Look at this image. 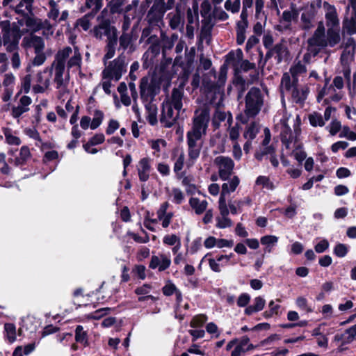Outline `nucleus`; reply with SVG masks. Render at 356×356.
<instances>
[{"instance_id": "f257e3e1", "label": "nucleus", "mask_w": 356, "mask_h": 356, "mask_svg": "<svg viewBox=\"0 0 356 356\" xmlns=\"http://www.w3.org/2000/svg\"><path fill=\"white\" fill-rule=\"evenodd\" d=\"M81 63V54L77 47L72 49L70 47H65L60 49L49 68L51 74H54L55 85L69 83L70 72L80 71Z\"/></svg>"}, {"instance_id": "f03ea898", "label": "nucleus", "mask_w": 356, "mask_h": 356, "mask_svg": "<svg viewBox=\"0 0 356 356\" xmlns=\"http://www.w3.org/2000/svg\"><path fill=\"white\" fill-rule=\"evenodd\" d=\"M311 38L312 45L321 50L326 47H334L341 40L340 29L327 28L325 31L323 22H318Z\"/></svg>"}, {"instance_id": "7ed1b4c3", "label": "nucleus", "mask_w": 356, "mask_h": 356, "mask_svg": "<svg viewBox=\"0 0 356 356\" xmlns=\"http://www.w3.org/2000/svg\"><path fill=\"white\" fill-rule=\"evenodd\" d=\"M209 120V113L207 109L195 111L192 129L186 134L187 145H202L201 139L206 134Z\"/></svg>"}, {"instance_id": "20e7f679", "label": "nucleus", "mask_w": 356, "mask_h": 356, "mask_svg": "<svg viewBox=\"0 0 356 356\" xmlns=\"http://www.w3.org/2000/svg\"><path fill=\"white\" fill-rule=\"evenodd\" d=\"M2 34V42L7 51L12 52L18 49L19 40L22 35L19 24H11L8 20L0 22Z\"/></svg>"}, {"instance_id": "39448f33", "label": "nucleus", "mask_w": 356, "mask_h": 356, "mask_svg": "<svg viewBox=\"0 0 356 356\" xmlns=\"http://www.w3.org/2000/svg\"><path fill=\"white\" fill-rule=\"evenodd\" d=\"M264 104V96L260 89L253 87L245 96V108L244 113L246 118L242 120L246 123L249 118H254L261 111Z\"/></svg>"}, {"instance_id": "423d86ee", "label": "nucleus", "mask_w": 356, "mask_h": 356, "mask_svg": "<svg viewBox=\"0 0 356 356\" xmlns=\"http://www.w3.org/2000/svg\"><path fill=\"white\" fill-rule=\"evenodd\" d=\"M281 89L283 92H289L293 102L296 103L303 102L309 94L307 86H300L298 83L291 82V79L288 72L282 75L281 79Z\"/></svg>"}, {"instance_id": "0eeeda50", "label": "nucleus", "mask_w": 356, "mask_h": 356, "mask_svg": "<svg viewBox=\"0 0 356 356\" xmlns=\"http://www.w3.org/2000/svg\"><path fill=\"white\" fill-rule=\"evenodd\" d=\"M104 69L102 72V76L113 79L115 82L118 81L124 74L127 72L128 63L126 56L122 54L114 60L105 62Z\"/></svg>"}, {"instance_id": "6e6552de", "label": "nucleus", "mask_w": 356, "mask_h": 356, "mask_svg": "<svg viewBox=\"0 0 356 356\" xmlns=\"http://www.w3.org/2000/svg\"><path fill=\"white\" fill-rule=\"evenodd\" d=\"M257 346L250 343L248 336L241 338H234L229 341L226 346V350H231V356H243L247 352L254 350Z\"/></svg>"}, {"instance_id": "1a4fd4ad", "label": "nucleus", "mask_w": 356, "mask_h": 356, "mask_svg": "<svg viewBox=\"0 0 356 356\" xmlns=\"http://www.w3.org/2000/svg\"><path fill=\"white\" fill-rule=\"evenodd\" d=\"M60 1L49 0L47 4V16L56 24L65 22L69 17V12L67 10L60 11Z\"/></svg>"}, {"instance_id": "9d476101", "label": "nucleus", "mask_w": 356, "mask_h": 356, "mask_svg": "<svg viewBox=\"0 0 356 356\" xmlns=\"http://www.w3.org/2000/svg\"><path fill=\"white\" fill-rule=\"evenodd\" d=\"M226 63L232 65L236 70L247 72L255 68V64L249 62L248 60H243V52L238 49L236 52H229L226 56Z\"/></svg>"}, {"instance_id": "9b49d317", "label": "nucleus", "mask_w": 356, "mask_h": 356, "mask_svg": "<svg viewBox=\"0 0 356 356\" xmlns=\"http://www.w3.org/2000/svg\"><path fill=\"white\" fill-rule=\"evenodd\" d=\"M51 70L49 67L38 72L34 79L33 92L35 94L44 93L50 86Z\"/></svg>"}, {"instance_id": "f8f14e48", "label": "nucleus", "mask_w": 356, "mask_h": 356, "mask_svg": "<svg viewBox=\"0 0 356 356\" xmlns=\"http://www.w3.org/2000/svg\"><path fill=\"white\" fill-rule=\"evenodd\" d=\"M341 98V92L337 91L332 85H329L328 81L326 80L324 87L318 93L317 102H323V105H326L332 102H339Z\"/></svg>"}, {"instance_id": "ddd939ff", "label": "nucleus", "mask_w": 356, "mask_h": 356, "mask_svg": "<svg viewBox=\"0 0 356 356\" xmlns=\"http://www.w3.org/2000/svg\"><path fill=\"white\" fill-rule=\"evenodd\" d=\"M290 118V115L283 116L280 123L276 125L277 128L280 131L282 142L284 144L286 149H291V145L296 143V140L293 136L292 131L289 124Z\"/></svg>"}, {"instance_id": "4468645a", "label": "nucleus", "mask_w": 356, "mask_h": 356, "mask_svg": "<svg viewBox=\"0 0 356 356\" xmlns=\"http://www.w3.org/2000/svg\"><path fill=\"white\" fill-rule=\"evenodd\" d=\"M356 339V324L346 329L341 334L334 335L332 343L337 346V351L342 352L346 348L345 345L350 343Z\"/></svg>"}, {"instance_id": "2eb2a0df", "label": "nucleus", "mask_w": 356, "mask_h": 356, "mask_svg": "<svg viewBox=\"0 0 356 356\" xmlns=\"http://www.w3.org/2000/svg\"><path fill=\"white\" fill-rule=\"evenodd\" d=\"M214 164L218 168V175L222 180H227L231 176L234 168L233 160L225 156L216 157Z\"/></svg>"}, {"instance_id": "dca6fc26", "label": "nucleus", "mask_w": 356, "mask_h": 356, "mask_svg": "<svg viewBox=\"0 0 356 356\" xmlns=\"http://www.w3.org/2000/svg\"><path fill=\"white\" fill-rule=\"evenodd\" d=\"M323 8L325 12L327 28L340 29V19L336 7L327 1H324Z\"/></svg>"}, {"instance_id": "f3484780", "label": "nucleus", "mask_w": 356, "mask_h": 356, "mask_svg": "<svg viewBox=\"0 0 356 356\" xmlns=\"http://www.w3.org/2000/svg\"><path fill=\"white\" fill-rule=\"evenodd\" d=\"M236 264H237V261L234 259V254L233 253L220 255L217 257L216 259H209V267L213 271L217 273L221 271V267L227 265H235Z\"/></svg>"}, {"instance_id": "a211bd4d", "label": "nucleus", "mask_w": 356, "mask_h": 356, "mask_svg": "<svg viewBox=\"0 0 356 356\" xmlns=\"http://www.w3.org/2000/svg\"><path fill=\"white\" fill-rule=\"evenodd\" d=\"M184 10V6L180 3L176 6L175 11L170 12L168 14L167 19H168L169 25L172 29L175 30L183 28V13Z\"/></svg>"}, {"instance_id": "6ab92c4d", "label": "nucleus", "mask_w": 356, "mask_h": 356, "mask_svg": "<svg viewBox=\"0 0 356 356\" xmlns=\"http://www.w3.org/2000/svg\"><path fill=\"white\" fill-rule=\"evenodd\" d=\"M22 46L26 49L33 48L35 53H40L44 51L45 44L42 37L31 33L23 38Z\"/></svg>"}, {"instance_id": "aec40b11", "label": "nucleus", "mask_w": 356, "mask_h": 356, "mask_svg": "<svg viewBox=\"0 0 356 356\" xmlns=\"http://www.w3.org/2000/svg\"><path fill=\"white\" fill-rule=\"evenodd\" d=\"M140 96L145 101L152 99L159 92V87L154 83H149L147 78H143L140 82Z\"/></svg>"}, {"instance_id": "412c9836", "label": "nucleus", "mask_w": 356, "mask_h": 356, "mask_svg": "<svg viewBox=\"0 0 356 356\" xmlns=\"http://www.w3.org/2000/svg\"><path fill=\"white\" fill-rule=\"evenodd\" d=\"M179 112L174 111L173 106L163 102L161 122L163 123L165 127H170L175 124L179 116Z\"/></svg>"}, {"instance_id": "4be33fe9", "label": "nucleus", "mask_w": 356, "mask_h": 356, "mask_svg": "<svg viewBox=\"0 0 356 356\" xmlns=\"http://www.w3.org/2000/svg\"><path fill=\"white\" fill-rule=\"evenodd\" d=\"M32 103V99L30 97L23 95L19 98V102L17 106H13L11 110V115L13 118L17 119L21 117L24 113L29 111V106Z\"/></svg>"}, {"instance_id": "5701e85b", "label": "nucleus", "mask_w": 356, "mask_h": 356, "mask_svg": "<svg viewBox=\"0 0 356 356\" xmlns=\"http://www.w3.org/2000/svg\"><path fill=\"white\" fill-rule=\"evenodd\" d=\"M184 89L182 88H174L172 91L170 97H169L164 102L169 104L173 106L174 109L177 112H180L183 106Z\"/></svg>"}, {"instance_id": "b1692460", "label": "nucleus", "mask_w": 356, "mask_h": 356, "mask_svg": "<svg viewBox=\"0 0 356 356\" xmlns=\"http://www.w3.org/2000/svg\"><path fill=\"white\" fill-rule=\"evenodd\" d=\"M171 260L165 254H160L153 255L151 258L149 267L152 269H158L159 271H163L170 266Z\"/></svg>"}, {"instance_id": "393cba45", "label": "nucleus", "mask_w": 356, "mask_h": 356, "mask_svg": "<svg viewBox=\"0 0 356 356\" xmlns=\"http://www.w3.org/2000/svg\"><path fill=\"white\" fill-rule=\"evenodd\" d=\"M288 53L286 45L284 43L280 42L270 49L267 52L266 57V58H270L275 56V58L277 60V63H280L287 58Z\"/></svg>"}, {"instance_id": "a878e982", "label": "nucleus", "mask_w": 356, "mask_h": 356, "mask_svg": "<svg viewBox=\"0 0 356 356\" xmlns=\"http://www.w3.org/2000/svg\"><path fill=\"white\" fill-rule=\"evenodd\" d=\"M137 171L140 181H147L151 171V159L147 157L141 159L138 162Z\"/></svg>"}, {"instance_id": "bb28decb", "label": "nucleus", "mask_w": 356, "mask_h": 356, "mask_svg": "<svg viewBox=\"0 0 356 356\" xmlns=\"http://www.w3.org/2000/svg\"><path fill=\"white\" fill-rule=\"evenodd\" d=\"M224 181L225 182L222 185L220 196L225 197L227 195L236 191L240 184V179L237 176H233Z\"/></svg>"}, {"instance_id": "cd10ccee", "label": "nucleus", "mask_w": 356, "mask_h": 356, "mask_svg": "<svg viewBox=\"0 0 356 356\" xmlns=\"http://www.w3.org/2000/svg\"><path fill=\"white\" fill-rule=\"evenodd\" d=\"M117 44V35L115 31L113 32V35H109L107 39L106 46V54L103 57V62H107L108 60L112 58L115 54V45Z\"/></svg>"}, {"instance_id": "c85d7f7f", "label": "nucleus", "mask_w": 356, "mask_h": 356, "mask_svg": "<svg viewBox=\"0 0 356 356\" xmlns=\"http://www.w3.org/2000/svg\"><path fill=\"white\" fill-rule=\"evenodd\" d=\"M159 7V5L154 3L149 10L147 19L149 24L156 25L163 18L165 13Z\"/></svg>"}, {"instance_id": "c756f323", "label": "nucleus", "mask_w": 356, "mask_h": 356, "mask_svg": "<svg viewBox=\"0 0 356 356\" xmlns=\"http://www.w3.org/2000/svg\"><path fill=\"white\" fill-rule=\"evenodd\" d=\"M189 204L197 215H201L207 210L208 202L192 197L189 200Z\"/></svg>"}, {"instance_id": "7c9ffc66", "label": "nucleus", "mask_w": 356, "mask_h": 356, "mask_svg": "<svg viewBox=\"0 0 356 356\" xmlns=\"http://www.w3.org/2000/svg\"><path fill=\"white\" fill-rule=\"evenodd\" d=\"M57 24H51L50 19H42L40 24V31H42V35L48 39L49 37L52 36L54 33L55 28Z\"/></svg>"}, {"instance_id": "2f4dec72", "label": "nucleus", "mask_w": 356, "mask_h": 356, "mask_svg": "<svg viewBox=\"0 0 356 356\" xmlns=\"http://www.w3.org/2000/svg\"><path fill=\"white\" fill-rule=\"evenodd\" d=\"M306 72V67L300 62L294 64L291 67L290 72L289 73L291 79V82L298 83V76L305 74Z\"/></svg>"}, {"instance_id": "473e14b6", "label": "nucleus", "mask_w": 356, "mask_h": 356, "mask_svg": "<svg viewBox=\"0 0 356 356\" xmlns=\"http://www.w3.org/2000/svg\"><path fill=\"white\" fill-rule=\"evenodd\" d=\"M266 305V300L261 296L254 299V304L247 307L244 311L246 315L250 316L254 313L261 311Z\"/></svg>"}, {"instance_id": "72a5a7b5", "label": "nucleus", "mask_w": 356, "mask_h": 356, "mask_svg": "<svg viewBox=\"0 0 356 356\" xmlns=\"http://www.w3.org/2000/svg\"><path fill=\"white\" fill-rule=\"evenodd\" d=\"M31 157L30 149L27 146H22L20 149L19 156L16 157L15 160L9 159L10 163H14L16 166L22 165Z\"/></svg>"}, {"instance_id": "f704fd0d", "label": "nucleus", "mask_w": 356, "mask_h": 356, "mask_svg": "<svg viewBox=\"0 0 356 356\" xmlns=\"http://www.w3.org/2000/svg\"><path fill=\"white\" fill-rule=\"evenodd\" d=\"M343 33L350 35L356 33V13L343 21Z\"/></svg>"}, {"instance_id": "c9c22d12", "label": "nucleus", "mask_w": 356, "mask_h": 356, "mask_svg": "<svg viewBox=\"0 0 356 356\" xmlns=\"http://www.w3.org/2000/svg\"><path fill=\"white\" fill-rule=\"evenodd\" d=\"M264 139L262 141V145L264 147V149L261 152H257L255 154V157L258 160H261L264 155L267 154H270L271 151H272V149L270 147H266L269 144V143L270 141V138H271L269 129L265 128L264 130Z\"/></svg>"}, {"instance_id": "e433bc0d", "label": "nucleus", "mask_w": 356, "mask_h": 356, "mask_svg": "<svg viewBox=\"0 0 356 356\" xmlns=\"http://www.w3.org/2000/svg\"><path fill=\"white\" fill-rule=\"evenodd\" d=\"M173 159L175 160L174 171L178 172L181 171L184 167L185 155L181 149H176L173 151Z\"/></svg>"}, {"instance_id": "4c0bfd02", "label": "nucleus", "mask_w": 356, "mask_h": 356, "mask_svg": "<svg viewBox=\"0 0 356 356\" xmlns=\"http://www.w3.org/2000/svg\"><path fill=\"white\" fill-rule=\"evenodd\" d=\"M33 2V0H20L15 8V12L22 15H28L31 12Z\"/></svg>"}, {"instance_id": "58836bf2", "label": "nucleus", "mask_w": 356, "mask_h": 356, "mask_svg": "<svg viewBox=\"0 0 356 356\" xmlns=\"http://www.w3.org/2000/svg\"><path fill=\"white\" fill-rule=\"evenodd\" d=\"M3 133L5 136L6 142L10 145L18 146L21 144L20 138L10 128H3Z\"/></svg>"}, {"instance_id": "ea45409f", "label": "nucleus", "mask_w": 356, "mask_h": 356, "mask_svg": "<svg viewBox=\"0 0 356 356\" xmlns=\"http://www.w3.org/2000/svg\"><path fill=\"white\" fill-rule=\"evenodd\" d=\"M261 243L265 246L264 251L266 252H271L273 248L277 244L278 237L273 235H266L261 238Z\"/></svg>"}, {"instance_id": "a19ab883", "label": "nucleus", "mask_w": 356, "mask_h": 356, "mask_svg": "<svg viewBox=\"0 0 356 356\" xmlns=\"http://www.w3.org/2000/svg\"><path fill=\"white\" fill-rule=\"evenodd\" d=\"M312 38L310 37L307 40V53H305L303 56V60L307 63H310L312 57L316 56L321 51V49H318V48H316V47H314L312 45Z\"/></svg>"}, {"instance_id": "79ce46f5", "label": "nucleus", "mask_w": 356, "mask_h": 356, "mask_svg": "<svg viewBox=\"0 0 356 356\" xmlns=\"http://www.w3.org/2000/svg\"><path fill=\"white\" fill-rule=\"evenodd\" d=\"M5 338L10 343H14L17 339L16 327L13 323H7L4 325Z\"/></svg>"}, {"instance_id": "37998d69", "label": "nucleus", "mask_w": 356, "mask_h": 356, "mask_svg": "<svg viewBox=\"0 0 356 356\" xmlns=\"http://www.w3.org/2000/svg\"><path fill=\"white\" fill-rule=\"evenodd\" d=\"M259 131V125L255 122L250 124L243 133V136L246 140H252L254 139Z\"/></svg>"}, {"instance_id": "c03bdc74", "label": "nucleus", "mask_w": 356, "mask_h": 356, "mask_svg": "<svg viewBox=\"0 0 356 356\" xmlns=\"http://www.w3.org/2000/svg\"><path fill=\"white\" fill-rule=\"evenodd\" d=\"M308 120L311 126L314 127H323L325 124V120L323 118L322 115L318 112H312L308 115Z\"/></svg>"}, {"instance_id": "a18cd8bd", "label": "nucleus", "mask_w": 356, "mask_h": 356, "mask_svg": "<svg viewBox=\"0 0 356 356\" xmlns=\"http://www.w3.org/2000/svg\"><path fill=\"white\" fill-rule=\"evenodd\" d=\"M145 108L148 113L147 117L148 122L152 125H154L157 122L156 106L154 104H153L150 102H148L145 104Z\"/></svg>"}, {"instance_id": "49530a36", "label": "nucleus", "mask_w": 356, "mask_h": 356, "mask_svg": "<svg viewBox=\"0 0 356 356\" xmlns=\"http://www.w3.org/2000/svg\"><path fill=\"white\" fill-rule=\"evenodd\" d=\"M188 161L191 162V164H193L200 154L202 145H188Z\"/></svg>"}, {"instance_id": "de8ad7c7", "label": "nucleus", "mask_w": 356, "mask_h": 356, "mask_svg": "<svg viewBox=\"0 0 356 356\" xmlns=\"http://www.w3.org/2000/svg\"><path fill=\"white\" fill-rule=\"evenodd\" d=\"M41 18L38 17H27L25 20L26 27L32 32L35 33L40 31V24Z\"/></svg>"}, {"instance_id": "09e8293b", "label": "nucleus", "mask_w": 356, "mask_h": 356, "mask_svg": "<svg viewBox=\"0 0 356 356\" xmlns=\"http://www.w3.org/2000/svg\"><path fill=\"white\" fill-rule=\"evenodd\" d=\"M75 340L76 342L86 345L88 343L87 332L81 325H78L75 330Z\"/></svg>"}, {"instance_id": "8fccbe9b", "label": "nucleus", "mask_w": 356, "mask_h": 356, "mask_svg": "<svg viewBox=\"0 0 356 356\" xmlns=\"http://www.w3.org/2000/svg\"><path fill=\"white\" fill-rule=\"evenodd\" d=\"M104 115L102 111L99 110H95L92 120H91L90 129L94 130L100 126L104 120Z\"/></svg>"}, {"instance_id": "3c124183", "label": "nucleus", "mask_w": 356, "mask_h": 356, "mask_svg": "<svg viewBox=\"0 0 356 356\" xmlns=\"http://www.w3.org/2000/svg\"><path fill=\"white\" fill-rule=\"evenodd\" d=\"M152 149H154L153 154L156 156H159L161 147H164L166 145V142L163 139L152 140L148 142Z\"/></svg>"}, {"instance_id": "603ef678", "label": "nucleus", "mask_w": 356, "mask_h": 356, "mask_svg": "<svg viewBox=\"0 0 356 356\" xmlns=\"http://www.w3.org/2000/svg\"><path fill=\"white\" fill-rule=\"evenodd\" d=\"M225 8L232 13H237L241 8V1L240 0H234L232 1V0H227L225 2Z\"/></svg>"}, {"instance_id": "864d4df0", "label": "nucleus", "mask_w": 356, "mask_h": 356, "mask_svg": "<svg viewBox=\"0 0 356 356\" xmlns=\"http://www.w3.org/2000/svg\"><path fill=\"white\" fill-rule=\"evenodd\" d=\"M331 136H335L341 129V124L339 120L334 118L332 119L331 122L325 127Z\"/></svg>"}, {"instance_id": "5fc2aeb1", "label": "nucleus", "mask_w": 356, "mask_h": 356, "mask_svg": "<svg viewBox=\"0 0 356 356\" xmlns=\"http://www.w3.org/2000/svg\"><path fill=\"white\" fill-rule=\"evenodd\" d=\"M313 16H312L310 14L307 13H303L301 15V23H302V27L305 30H309L313 26Z\"/></svg>"}, {"instance_id": "6e6d98bb", "label": "nucleus", "mask_w": 356, "mask_h": 356, "mask_svg": "<svg viewBox=\"0 0 356 356\" xmlns=\"http://www.w3.org/2000/svg\"><path fill=\"white\" fill-rule=\"evenodd\" d=\"M15 77L12 73L5 74L2 81L3 88L14 89Z\"/></svg>"}, {"instance_id": "4d7b16f0", "label": "nucleus", "mask_w": 356, "mask_h": 356, "mask_svg": "<svg viewBox=\"0 0 356 356\" xmlns=\"http://www.w3.org/2000/svg\"><path fill=\"white\" fill-rule=\"evenodd\" d=\"M170 195L172 197V202L175 204H179L184 200V195L179 188H172Z\"/></svg>"}, {"instance_id": "13d9d810", "label": "nucleus", "mask_w": 356, "mask_h": 356, "mask_svg": "<svg viewBox=\"0 0 356 356\" xmlns=\"http://www.w3.org/2000/svg\"><path fill=\"white\" fill-rule=\"evenodd\" d=\"M295 147V149L293 151V154L295 159L300 163L303 161L307 156V154L305 151H303L299 144L296 145V143H293V145H291V147Z\"/></svg>"}, {"instance_id": "bf43d9fd", "label": "nucleus", "mask_w": 356, "mask_h": 356, "mask_svg": "<svg viewBox=\"0 0 356 356\" xmlns=\"http://www.w3.org/2000/svg\"><path fill=\"white\" fill-rule=\"evenodd\" d=\"M69 83L56 85L57 90V97L59 99L64 101L66 96L69 94L70 90L68 88Z\"/></svg>"}, {"instance_id": "052dcab7", "label": "nucleus", "mask_w": 356, "mask_h": 356, "mask_svg": "<svg viewBox=\"0 0 356 356\" xmlns=\"http://www.w3.org/2000/svg\"><path fill=\"white\" fill-rule=\"evenodd\" d=\"M256 184L268 190H272L274 188V186L270 181L269 177L266 176L258 177L256 180Z\"/></svg>"}, {"instance_id": "680f3d73", "label": "nucleus", "mask_w": 356, "mask_h": 356, "mask_svg": "<svg viewBox=\"0 0 356 356\" xmlns=\"http://www.w3.org/2000/svg\"><path fill=\"white\" fill-rule=\"evenodd\" d=\"M343 51L341 56V62L347 64L349 61L352 60L354 56L355 49L353 48H343Z\"/></svg>"}, {"instance_id": "e2e57ef3", "label": "nucleus", "mask_w": 356, "mask_h": 356, "mask_svg": "<svg viewBox=\"0 0 356 356\" xmlns=\"http://www.w3.org/2000/svg\"><path fill=\"white\" fill-rule=\"evenodd\" d=\"M214 19L220 21H225L229 18L228 14L220 7L214 6L213 10Z\"/></svg>"}, {"instance_id": "0e129e2a", "label": "nucleus", "mask_w": 356, "mask_h": 356, "mask_svg": "<svg viewBox=\"0 0 356 356\" xmlns=\"http://www.w3.org/2000/svg\"><path fill=\"white\" fill-rule=\"evenodd\" d=\"M232 222L228 216H218L216 218V227L220 229L230 227Z\"/></svg>"}, {"instance_id": "69168bd1", "label": "nucleus", "mask_w": 356, "mask_h": 356, "mask_svg": "<svg viewBox=\"0 0 356 356\" xmlns=\"http://www.w3.org/2000/svg\"><path fill=\"white\" fill-rule=\"evenodd\" d=\"M92 15H86L76 22V26L82 28L83 31H87L90 27V18Z\"/></svg>"}, {"instance_id": "338daca9", "label": "nucleus", "mask_w": 356, "mask_h": 356, "mask_svg": "<svg viewBox=\"0 0 356 356\" xmlns=\"http://www.w3.org/2000/svg\"><path fill=\"white\" fill-rule=\"evenodd\" d=\"M348 251V246L343 243H338L334 248V253L338 257H344Z\"/></svg>"}, {"instance_id": "774afa93", "label": "nucleus", "mask_w": 356, "mask_h": 356, "mask_svg": "<svg viewBox=\"0 0 356 356\" xmlns=\"http://www.w3.org/2000/svg\"><path fill=\"white\" fill-rule=\"evenodd\" d=\"M339 136L341 138H346L350 140H356V133L351 131L348 127H343Z\"/></svg>"}]
</instances>
